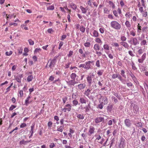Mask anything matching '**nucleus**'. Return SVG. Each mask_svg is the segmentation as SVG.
Masks as SVG:
<instances>
[{"label":"nucleus","mask_w":148,"mask_h":148,"mask_svg":"<svg viewBox=\"0 0 148 148\" xmlns=\"http://www.w3.org/2000/svg\"><path fill=\"white\" fill-rule=\"evenodd\" d=\"M144 51L143 49L140 48L137 51V53L136 55V57L138 58V62L139 63H143L146 58V53H144L141 58L140 57V55L143 53Z\"/></svg>","instance_id":"1"},{"label":"nucleus","mask_w":148,"mask_h":148,"mask_svg":"<svg viewBox=\"0 0 148 148\" xmlns=\"http://www.w3.org/2000/svg\"><path fill=\"white\" fill-rule=\"evenodd\" d=\"M110 25L112 28L117 30L120 29L121 28V24L117 21H115L111 22Z\"/></svg>","instance_id":"2"},{"label":"nucleus","mask_w":148,"mask_h":148,"mask_svg":"<svg viewBox=\"0 0 148 148\" xmlns=\"http://www.w3.org/2000/svg\"><path fill=\"white\" fill-rule=\"evenodd\" d=\"M94 136L95 138V141L101 144L103 143L105 139L102 138L100 134H96Z\"/></svg>","instance_id":"3"},{"label":"nucleus","mask_w":148,"mask_h":148,"mask_svg":"<svg viewBox=\"0 0 148 148\" xmlns=\"http://www.w3.org/2000/svg\"><path fill=\"white\" fill-rule=\"evenodd\" d=\"M100 98H99V100L100 103L103 105H106L108 103V100L107 97H103L100 95Z\"/></svg>","instance_id":"4"},{"label":"nucleus","mask_w":148,"mask_h":148,"mask_svg":"<svg viewBox=\"0 0 148 148\" xmlns=\"http://www.w3.org/2000/svg\"><path fill=\"white\" fill-rule=\"evenodd\" d=\"M86 86V85L84 83L80 84L78 85L77 86L79 90H80L82 91H83L84 90Z\"/></svg>","instance_id":"5"},{"label":"nucleus","mask_w":148,"mask_h":148,"mask_svg":"<svg viewBox=\"0 0 148 148\" xmlns=\"http://www.w3.org/2000/svg\"><path fill=\"white\" fill-rule=\"evenodd\" d=\"M93 62L88 61L85 63V69L88 70L91 68V64H92Z\"/></svg>","instance_id":"6"},{"label":"nucleus","mask_w":148,"mask_h":148,"mask_svg":"<svg viewBox=\"0 0 148 148\" xmlns=\"http://www.w3.org/2000/svg\"><path fill=\"white\" fill-rule=\"evenodd\" d=\"M68 85L69 86H74L75 84L78 83V82L74 80H71L68 81L66 82Z\"/></svg>","instance_id":"7"},{"label":"nucleus","mask_w":148,"mask_h":148,"mask_svg":"<svg viewBox=\"0 0 148 148\" xmlns=\"http://www.w3.org/2000/svg\"><path fill=\"white\" fill-rule=\"evenodd\" d=\"M23 77L22 74L14 76L15 79L18 83H21V79Z\"/></svg>","instance_id":"8"},{"label":"nucleus","mask_w":148,"mask_h":148,"mask_svg":"<svg viewBox=\"0 0 148 148\" xmlns=\"http://www.w3.org/2000/svg\"><path fill=\"white\" fill-rule=\"evenodd\" d=\"M31 96L30 95H29L25 101V104L26 106H27L32 101V100H30V99L31 98Z\"/></svg>","instance_id":"9"},{"label":"nucleus","mask_w":148,"mask_h":148,"mask_svg":"<svg viewBox=\"0 0 148 148\" xmlns=\"http://www.w3.org/2000/svg\"><path fill=\"white\" fill-rule=\"evenodd\" d=\"M124 123L126 126L127 127H130L132 124L131 121L129 119H126L124 121Z\"/></svg>","instance_id":"10"},{"label":"nucleus","mask_w":148,"mask_h":148,"mask_svg":"<svg viewBox=\"0 0 148 148\" xmlns=\"http://www.w3.org/2000/svg\"><path fill=\"white\" fill-rule=\"evenodd\" d=\"M95 130V128L92 126H90L88 130V135L90 136L94 133Z\"/></svg>","instance_id":"11"},{"label":"nucleus","mask_w":148,"mask_h":148,"mask_svg":"<svg viewBox=\"0 0 148 148\" xmlns=\"http://www.w3.org/2000/svg\"><path fill=\"white\" fill-rule=\"evenodd\" d=\"M103 47L105 50V53H106V51H108L110 49L109 45L106 43H104L103 46Z\"/></svg>","instance_id":"12"},{"label":"nucleus","mask_w":148,"mask_h":148,"mask_svg":"<svg viewBox=\"0 0 148 148\" xmlns=\"http://www.w3.org/2000/svg\"><path fill=\"white\" fill-rule=\"evenodd\" d=\"M139 44V42L136 38H133L132 39V43L131 44L134 46H136Z\"/></svg>","instance_id":"13"},{"label":"nucleus","mask_w":148,"mask_h":148,"mask_svg":"<svg viewBox=\"0 0 148 148\" xmlns=\"http://www.w3.org/2000/svg\"><path fill=\"white\" fill-rule=\"evenodd\" d=\"M120 44L123 46L125 48H126L127 49H129V45L127 42L122 41L120 42Z\"/></svg>","instance_id":"14"},{"label":"nucleus","mask_w":148,"mask_h":148,"mask_svg":"<svg viewBox=\"0 0 148 148\" xmlns=\"http://www.w3.org/2000/svg\"><path fill=\"white\" fill-rule=\"evenodd\" d=\"M103 120L104 118L103 117H98L95 119V121L96 123H97L101 122Z\"/></svg>","instance_id":"15"},{"label":"nucleus","mask_w":148,"mask_h":148,"mask_svg":"<svg viewBox=\"0 0 148 148\" xmlns=\"http://www.w3.org/2000/svg\"><path fill=\"white\" fill-rule=\"evenodd\" d=\"M147 41L145 39L141 40L140 45L141 46L145 47L147 45Z\"/></svg>","instance_id":"16"},{"label":"nucleus","mask_w":148,"mask_h":148,"mask_svg":"<svg viewBox=\"0 0 148 148\" xmlns=\"http://www.w3.org/2000/svg\"><path fill=\"white\" fill-rule=\"evenodd\" d=\"M133 112L135 113H136L139 110V107L136 105H134L133 108Z\"/></svg>","instance_id":"17"},{"label":"nucleus","mask_w":148,"mask_h":148,"mask_svg":"<svg viewBox=\"0 0 148 148\" xmlns=\"http://www.w3.org/2000/svg\"><path fill=\"white\" fill-rule=\"evenodd\" d=\"M92 89L89 88L88 89L86 90L84 92V94L87 97H89V95L90 93V91Z\"/></svg>","instance_id":"18"},{"label":"nucleus","mask_w":148,"mask_h":148,"mask_svg":"<svg viewBox=\"0 0 148 148\" xmlns=\"http://www.w3.org/2000/svg\"><path fill=\"white\" fill-rule=\"evenodd\" d=\"M93 48L96 51L99 50L100 49V47L99 44L96 43L94 45Z\"/></svg>","instance_id":"19"},{"label":"nucleus","mask_w":148,"mask_h":148,"mask_svg":"<svg viewBox=\"0 0 148 148\" xmlns=\"http://www.w3.org/2000/svg\"><path fill=\"white\" fill-rule=\"evenodd\" d=\"M95 42L97 44H100L101 45L102 43V41L99 38L97 37L95 39Z\"/></svg>","instance_id":"20"},{"label":"nucleus","mask_w":148,"mask_h":148,"mask_svg":"<svg viewBox=\"0 0 148 148\" xmlns=\"http://www.w3.org/2000/svg\"><path fill=\"white\" fill-rule=\"evenodd\" d=\"M87 80L89 86H90L92 82V78L90 76L88 75L87 77Z\"/></svg>","instance_id":"21"},{"label":"nucleus","mask_w":148,"mask_h":148,"mask_svg":"<svg viewBox=\"0 0 148 148\" xmlns=\"http://www.w3.org/2000/svg\"><path fill=\"white\" fill-rule=\"evenodd\" d=\"M80 9L82 11V13L83 14H85L88 10L87 8H84L82 6H80Z\"/></svg>","instance_id":"22"},{"label":"nucleus","mask_w":148,"mask_h":148,"mask_svg":"<svg viewBox=\"0 0 148 148\" xmlns=\"http://www.w3.org/2000/svg\"><path fill=\"white\" fill-rule=\"evenodd\" d=\"M80 102L83 104L85 103L86 104L87 102V100L86 99L84 98L83 97H81L80 98L79 100Z\"/></svg>","instance_id":"23"},{"label":"nucleus","mask_w":148,"mask_h":148,"mask_svg":"<svg viewBox=\"0 0 148 148\" xmlns=\"http://www.w3.org/2000/svg\"><path fill=\"white\" fill-rule=\"evenodd\" d=\"M70 6L73 10H75L77 8V5L73 3L70 4Z\"/></svg>","instance_id":"24"},{"label":"nucleus","mask_w":148,"mask_h":148,"mask_svg":"<svg viewBox=\"0 0 148 148\" xmlns=\"http://www.w3.org/2000/svg\"><path fill=\"white\" fill-rule=\"evenodd\" d=\"M34 78L33 75H30L28 76L27 77V81L28 82H29L32 81Z\"/></svg>","instance_id":"25"},{"label":"nucleus","mask_w":148,"mask_h":148,"mask_svg":"<svg viewBox=\"0 0 148 148\" xmlns=\"http://www.w3.org/2000/svg\"><path fill=\"white\" fill-rule=\"evenodd\" d=\"M92 36L95 37H98L99 36V33L98 32L95 30H94L93 31V35Z\"/></svg>","instance_id":"26"},{"label":"nucleus","mask_w":148,"mask_h":148,"mask_svg":"<svg viewBox=\"0 0 148 148\" xmlns=\"http://www.w3.org/2000/svg\"><path fill=\"white\" fill-rule=\"evenodd\" d=\"M113 107V105L109 104L107 107V110L108 111L111 112Z\"/></svg>","instance_id":"27"},{"label":"nucleus","mask_w":148,"mask_h":148,"mask_svg":"<svg viewBox=\"0 0 148 148\" xmlns=\"http://www.w3.org/2000/svg\"><path fill=\"white\" fill-rule=\"evenodd\" d=\"M65 106L66 108L68 111H70L71 109V106L70 104H68L66 105Z\"/></svg>","instance_id":"28"},{"label":"nucleus","mask_w":148,"mask_h":148,"mask_svg":"<svg viewBox=\"0 0 148 148\" xmlns=\"http://www.w3.org/2000/svg\"><path fill=\"white\" fill-rule=\"evenodd\" d=\"M77 117L79 119H83L84 118V117L83 114H77L76 115Z\"/></svg>","instance_id":"29"},{"label":"nucleus","mask_w":148,"mask_h":148,"mask_svg":"<svg viewBox=\"0 0 148 148\" xmlns=\"http://www.w3.org/2000/svg\"><path fill=\"white\" fill-rule=\"evenodd\" d=\"M64 129V126L61 125L60 127H57V130L58 131L62 132Z\"/></svg>","instance_id":"30"},{"label":"nucleus","mask_w":148,"mask_h":148,"mask_svg":"<svg viewBox=\"0 0 148 148\" xmlns=\"http://www.w3.org/2000/svg\"><path fill=\"white\" fill-rule=\"evenodd\" d=\"M103 12L105 14H108L109 13L110 10H109L108 8L104 7L103 8Z\"/></svg>","instance_id":"31"},{"label":"nucleus","mask_w":148,"mask_h":148,"mask_svg":"<svg viewBox=\"0 0 148 148\" xmlns=\"http://www.w3.org/2000/svg\"><path fill=\"white\" fill-rule=\"evenodd\" d=\"M76 76L77 75L75 73H72L71 75V78L73 80H75Z\"/></svg>","instance_id":"32"},{"label":"nucleus","mask_w":148,"mask_h":148,"mask_svg":"<svg viewBox=\"0 0 148 148\" xmlns=\"http://www.w3.org/2000/svg\"><path fill=\"white\" fill-rule=\"evenodd\" d=\"M106 53L108 55V57L110 59H112L113 58V55L112 54L110 53L109 51H106Z\"/></svg>","instance_id":"33"},{"label":"nucleus","mask_w":148,"mask_h":148,"mask_svg":"<svg viewBox=\"0 0 148 148\" xmlns=\"http://www.w3.org/2000/svg\"><path fill=\"white\" fill-rule=\"evenodd\" d=\"M131 65L132 66V68L133 70H136L137 69V68L136 67L134 63L132 61L131 62Z\"/></svg>","instance_id":"34"},{"label":"nucleus","mask_w":148,"mask_h":148,"mask_svg":"<svg viewBox=\"0 0 148 148\" xmlns=\"http://www.w3.org/2000/svg\"><path fill=\"white\" fill-rule=\"evenodd\" d=\"M80 31L83 33H84L85 31V28L83 26L81 25L79 27Z\"/></svg>","instance_id":"35"},{"label":"nucleus","mask_w":148,"mask_h":148,"mask_svg":"<svg viewBox=\"0 0 148 148\" xmlns=\"http://www.w3.org/2000/svg\"><path fill=\"white\" fill-rule=\"evenodd\" d=\"M125 24L126 27L127 28H130L131 26L130 22L128 21H125Z\"/></svg>","instance_id":"36"},{"label":"nucleus","mask_w":148,"mask_h":148,"mask_svg":"<svg viewBox=\"0 0 148 148\" xmlns=\"http://www.w3.org/2000/svg\"><path fill=\"white\" fill-rule=\"evenodd\" d=\"M125 16L127 18H130L132 16V15L130 12H127L125 14Z\"/></svg>","instance_id":"37"},{"label":"nucleus","mask_w":148,"mask_h":148,"mask_svg":"<svg viewBox=\"0 0 148 148\" xmlns=\"http://www.w3.org/2000/svg\"><path fill=\"white\" fill-rule=\"evenodd\" d=\"M142 29L144 33H146L148 31V27L147 26L144 27Z\"/></svg>","instance_id":"38"},{"label":"nucleus","mask_w":148,"mask_h":148,"mask_svg":"<svg viewBox=\"0 0 148 148\" xmlns=\"http://www.w3.org/2000/svg\"><path fill=\"white\" fill-rule=\"evenodd\" d=\"M103 71H104L103 70H101L98 71L97 73L98 75L99 76L102 75Z\"/></svg>","instance_id":"39"},{"label":"nucleus","mask_w":148,"mask_h":148,"mask_svg":"<svg viewBox=\"0 0 148 148\" xmlns=\"http://www.w3.org/2000/svg\"><path fill=\"white\" fill-rule=\"evenodd\" d=\"M55 64V61L54 60H52L50 63L49 66L50 68H51V67H53L54 65Z\"/></svg>","instance_id":"40"},{"label":"nucleus","mask_w":148,"mask_h":148,"mask_svg":"<svg viewBox=\"0 0 148 148\" xmlns=\"http://www.w3.org/2000/svg\"><path fill=\"white\" fill-rule=\"evenodd\" d=\"M84 45L86 47H89L90 46V43L89 42H86L84 43Z\"/></svg>","instance_id":"41"},{"label":"nucleus","mask_w":148,"mask_h":148,"mask_svg":"<svg viewBox=\"0 0 148 148\" xmlns=\"http://www.w3.org/2000/svg\"><path fill=\"white\" fill-rule=\"evenodd\" d=\"M114 95L116 97L119 99H120L121 98V96L120 95L118 94V93L114 92L113 93Z\"/></svg>","instance_id":"42"},{"label":"nucleus","mask_w":148,"mask_h":148,"mask_svg":"<svg viewBox=\"0 0 148 148\" xmlns=\"http://www.w3.org/2000/svg\"><path fill=\"white\" fill-rule=\"evenodd\" d=\"M128 53L129 54L131 57H134L135 56V55L133 51H132L131 50H130V51H128Z\"/></svg>","instance_id":"43"},{"label":"nucleus","mask_w":148,"mask_h":148,"mask_svg":"<svg viewBox=\"0 0 148 148\" xmlns=\"http://www.w3.org/2000/svg\"><path fill=\"white\" fill-rule=\"evenodd\" d=\"M20 145H22L24 144L25 145L27 144V141L24 140H22L20 141L19 143Z\"/></svg>","instance_id":"44"},{"label":"nucleus","mask_w":148,"mask_h":148,"mask_svg":"<svg viewBox=\"0 0 148 148\" xmlns=\"http://www.w3.org/2000/svg\"><path fill=\"white\" fill-rule=\"evenodd\" d=\"M29 44L31 45H33L34 44V42L31 39H29L28 40Z\"/></svg>","instance_id":"45"},{"label":"nucleus","mask_w":148,"mask_h":148,"mask_svg":"<svg viewBox=\"0 0 148 148\" xmlns=\"http://www.w3.org/2000/svg\"><path fill=\"white\" fill-rule=\"evenodd\" d=\"M118 74L116 73L113 74L112 75V79H115L118 77Z\"/></svg>","instance_id":"46"},{"label":"nucleus","mask_w":148,"mask_h":148,"mask_svg":"<svg viewBox=\"0 0 148 148\" xmlns=\"http://www.w3.org/2000/svg\"><path fill=\"white\" fill-rule=\"evenodd\" d=\"M54 7L53 5H51L47 7V10H53L54 9Z\"/></svg>","instance_id":"47"},{"label":"nucleus","mask_w":148,"mask_h":148,"mask_svg":"<svg viewBox=\"0 0 148 148\" xmlns=\"http://www.w3.org/2000/svg\"><path fill=\"white\" fill-rule=\"evenodd\" d=\"M96 66L98 67H100V61L99 60H98L96 61Z\"/></svg>","instance_id":"48"},{"label":"nucleus","mask_w":148,"mask_h":148,"mask_svg":"<svg viewBox=\"0 0 148 148\" xmlns=\"http://www.w3.org/2000/svg\"><path fill=\"white\" fill-rule=\"evenodd\" d=\"M12 53V51H10L9 52L7 51L5 53V54L7 56H10Z\"/></svg>","instance_id":"49"},{"label":"nucleus","mask_w":148,"mask_h":148,"mask_svg":"<svg viewBox=\"0 0 148 148\" xmlns=\"http://www.w3.org/2000/svg\"><path fill=\"white\" fill-rule=\"evenodd\" d=\"M112 99L114 101L115 103H116L118 102V100L117 99L114 97H112Z\"/></svg>","instance_id":"50"},{"label":"nucleus","mask_w":148,"mask_h":148,"mask_svg":"<svg viewBox=\"0 0 148 148\" xmlns=\"http://www.w3.org/2000/svg\"><path fill=\"white\" fill-rule=\"evenodd\" d=\"M126 38L124 36H121V41H125L126 40Z\"/></svg>","instance_id":"51"},{"label":"nucleus","mask_w":148,"mask_h":148,"mask_svg":"<svg viewBox=\"0 0 148 148\" xmlns=\"http://www.w3.org/2000/svg\"><path fill=\"white\" fill-rule=\"evenodd\" d=\"M121 74L123 77L126 78V75H125V72L124 70H122L121 71Z\"/></svg>","instance_id":"52"},{"label":"nucleus","mask_w":148,"mask_h":148,"mask_svg":"<svg viewBox=\"0 0 148 148\" xmlns=\"http://www.w3.org/2000/svg\"><path fill=\"white\" fill-rule=\"evenodd\" d=\"M16 107V106L12 105L9 108V110L10 111H12Z\"/></svg>","instance_id":"53"},{"label":"nucleus","mask_w":148,"mask_h":148,"mask_svg":"<svg viewBox=\"0 0 148 148\" xmlns=\"http://www.w3.org/2000/svg\"><path fill=\"white\" fill-rule=\"evenodd\" d=\"M96 53L98 56H101L102 54V53L100 51H95Z\"/></svg>","instance_id":"54"},{"label":"nucleus","mask_w":148,"mask_h":148,"mask_svg":"<svg viewBox=\"0 0 148 148\" xmlns=\"http://www.w3.org/2000/svg\"><path fill=\"white\" fill-rule=\"evenodd\" d=\"M18 93L21 97H22L23 96V91L21 90H19L18 91Z\"/></svg>","instance_id":"55"},{"label":"nucleus","mask_w":148,"mask_h":148,"mask_svg":"<svg viewBox=\"0 0 148 148\" xmlns=\"http://www.w3.org/2000/svg\"><path fill=\"white\" fill-rule=\"evenodd\" d=\"M78 101L76 100H74L73 101V103L74 105L76 106L78 104Z\"/></svg>","instance_id":"56"},{"label":"nucleus","mask_w":148,"mask_h":148,"mask_svg":"<svg viewBox=\"0 0 148 148\" xmlns=\"http://www.w3.org/2000/svg\"><path fill=\"white\" fill-rule=\"evenodd\" d=\"M135 125L138 127H141L142 126V123L141 122L137 123L135 124Z\"/></svg>","instance_id":"57"},{"label":"nucleus","mask_w":148,"mask_h":148,"mask_svg":"<svg viewBox=\"0 0 148 148\" xmlns=\"http://www.w3.org/2000/svg\"><path fill=\"white\" fill-rule=\"evenodd\" d=\"M143 14V16L146 17L147 16V12L146 11H143L141 13Z\"/></svg>","instance_id":"58"},{"label":"nucleus","mask_w":148,"mask_h":148,"mask_svg":"<svg viewBox=\"0 0 148 148\" xmlns=\"http://www.w3.org/2000/svg\"><path fill=\"white\" fill-rule=\"evenodd\" d=\"M113 13L114 15L116 17L118 16V13H117V11H116L115 10H114L113 11Z\"/></svg>","instance_id":"59"},{"label":"nucleus","mask_w":148,"mask_h":148,"mask_svg":"<svg viewBox=\"0 0 148 148\" xmlns=\"http://www.w3.org/2000/svg\"><path fill=\"white\" fill-rule=\"evenodd\" d=\"M82 137L84 138V139L85 140L86 138L87 135L86 134L83 133L82 134Z\"/></svg>","instance_id":"60"},{"label":"nucleus","mask_w":148,"mask_h":148,"mask_svg":"<svg viewBox=\"0 0 148 148\" xmlns=\"http://www.w3.org/2000/svg\"><path fill=\"white\" fill-rule=\"evenodd\" d=\"M27 126L26 124L25 123H22L20 126L21 128H23L26 127Z\"/></svg>","instance_id":"61"},{"label":"nucleus","mask_w":148,"mask_h":148,"mask_svg":"<svg viewBox=\"0 0 148 148\" xmlns=\"http://www.w3.org/2000/svg\"><path fill=\"white\" fill-rule=\"evenodd\" d=\"M100 32L101 34H103L104 33V29L103 28H101L99 29Z\"/></svg>","instance_id":"62"},{"label":"nucleus","mask_w":148,"mask_h":148,"mask_svg":"<svg viewBox=\"0 0 148 148\" xmlns=\"http://www.w3.org/2000/svg\"><path fill=\"white\" fill-rule=\"evenodd\" d=\"M73 51H69V53L68 54L67 56L69 57H70L73 55Z\"/></svg>","instance_id":"63"},{"label":"nucleus","mask_w":148,"mask_h":148,"mask_svg":"<svg viewBox=\"0 0 148 148\" xmlns=\"http://www.w3.org/2000/svg\"><path fill=\"white\" fill-rule=\"evenodd\" d=\"M55 146V145L53 143H52L50 144V145H49V147L50 148H53V147H54Z\"/></svg>","instance_id":"64"}]
</instances>
